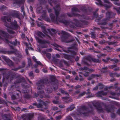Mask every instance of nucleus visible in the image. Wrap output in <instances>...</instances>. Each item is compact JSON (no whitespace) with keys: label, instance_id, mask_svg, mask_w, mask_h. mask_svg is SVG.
<instances>
[{"label":"nucleus","instance_id":"338daca9","mask_svg":"<svg viewBox=\"0 0 120 120\" xmlns=\"http://www.w3.org/2000/svg\"><path fill=\"white\" fill-rule=\"evenodd\" d=\"M52 11V10L50 9H49L48 10V11L49 12H51Z\"/></svg>","mask_w":120,"mask_h":120},{"label":"nucleus","instance_id":"052dcab7","mask_svg":"<svg viewBox=\"0 0 120 120\" xmlns=\"http://www.w3.org/2000/svg\"><path fill=\"white\" fill-rule=\"evenodd\" d=\"M73 10L74 11H78V9L77 8H73Z\"/></svg>","mask_w":120,"mask_h":120},{"label":"nucleus","instance_id":"412c9836","mask_svg":"<svg viewBox=\"0 0 120 120\" xmlns=\"http://www.w3.org/2000/svg\"><path fill=\"white\" fill-rule=\"evenodd\" d=\"M50 15L52 20L54 22V18H55V17L53 15V14H50Z\"/></svg>","mask_w":120,"mask_h":120},{"label":"nucleus","instance_id":"49530a36","mask_svg":"<svg viewBox=\"0 0 120 120\" xmlns=\"http://www.w3.org/2000/svg\"><path fill=\"white\" fill-rule=\"evenodd\" d=\"M62 33L64 35H67V33L64 31H62Z\"/></svg>","mask_w":120,"mask_h":120},{"label":"nucleus","instance_id":"603ef678","mask_svg":"<svg viewBox=\"0 0 120 120\" xmlns=\"http://www.w3.org/2000/svg\"><path fill=\"white\" fill-rule=\"evenodd\" d=\"M81 87V86L79 85H77L75 87V88L76 89H77L80 88Z\"/></svg>","mask_w":120,"mask_h":120},{"label":"nucleus","instance_id":"aec40b11","mask_svg":"<svg viewBox=\"0 0 120 120\" xmlns=\"http://www.w3.org/2000/svg\"><path fill=\"white\" fill-rule=\"evenodd\" d=\"M98 111L99 112H101L103 111V109L101 107H98L97 108Z\"/></svg>","mask_w":120,"mask_h":120},{"label":"nucleus","instance_id":"ea45409f","mask_svg":"<svg viewBox=\"0 0 120 120\" xmlns=\"http://www.w3.org/2000/svg\"><path fill=\"white\" fill-rule=\"evenodd\" d=\"M38 94H39H39H44V92L43 91L41 90V91H40L39 92Z\"/></svg>","mask_w":120,"mask_h":120},{"label":"nucleus","instance_id":"a19ab883","mask_svg":"<svg viewBox=\"0 0 120 120\" xmlns=\"http://www.w3.org/2000/svg\"><path fill=\"white\" fill-rule=\"evenodd\" d=\"M100 94H101L103 95H106L107 94V93L106 92H101Z\"/></svg>","mask_w":120,"mask_h":120},{"label":"nucleus","instance_id":"8fccbe9b","mask_svg":"<svg viewBox=\"0 0 120 120\" xmlns=\"http://www.w3.org/2000/svg\"><path fill=\"white\" fill-rule=\"evenodd\" d=\"M49 90H47V92L48 93H51L52 92V90H51V89H49Z\"/></svg>","mask_w":120,"mask_h":120},{"label":"nucleus","instance_id":"bb28decb","mask_svg":"<svg viewBox=\"0 0 120 120\" xmlns=\"http://www.w3.org/2000/svg\"><path fill=\"white\" fill-rule=\"evenodd\" d=\"M117 91L118 92L116 93V94H117L118 95L120 94V88H118Z\"/></svg>","mask_w":120,"mask_h":120},{"label":"nucleus","instance_id":"f704fd0d","mask_svg":"<svg viewBox=\"0 0 120 120\" xmlns=\"http://www.w3.org/2000/svg\"><path fill=\"white\" fill-rule=\"evenodd\" d=\"M43 12H44V15H42V17L44 19L46 16V15H45L46 12L45 11H43Z\"/></svg>","mask_w":120,"mask_h":120},{"label":"nucleus","instance_id":"cd10ccee","mask_svg":"<svg viewBox=\"0 0 120 120\" xmlns=\"http://www.w3.org/2000/svg\"><path fill=\"white\" fill-rule=\"evenodd\" d=\"M4 19H7V20L8 22H10L11 21V19L9 17L7 18L6 17H4Z\"/></svg>","mask_w":120,"mask_h":120},{"label":"nucleus","instance_id":"e433bc0d","mask_svg":"<svg viewBox=\"0 0 120 120\" xmlns=\"http://www.w3.org/2000/svg\"><path fill=\"white\" fill-rule=\"evenodd\" d=\"M99 43L101 44H103L105 42V41L104 40H101L99 41Z\"/></svg>","mask_w":120,"mask_h":120},{"label":"nucleus","instance_id":"4468645a","mask_svg":"<svg viewBox=\"0 0 120 120\" xmlns=\"http://www.w3.org/2000/svg\"><path fill=\"white\" fill-rule=\"evenodd\" d=\"M5 41L6 42L8 43L9 44V43H10L14 45H15L16 44H19V42H17L16 41V43L15 42L13 43L12 42H9L8 40L7 39H5Z\"/></svg>","mask_w":120,"mask_h":120},{"label":"nucleus","instance_id":"39448f33","mask_svg":"<svg viewBox=\"0 0 120 120\" xmlns=\"http://www.w3.org/2000/svg\"><path fill=\"white\" fill-rule=\"evenodd\" d=\"M36 38L37 41L40 44L44 45L48 44L50 43L48 41L41 40L38 37H36Z\"/></svg>","mask_w":120,"mask_h":120},{"label":"nucleus","instance_id":"ddd939ff","mask_svg":"<svg viewBox=\"0 0 120 120\" xmlns=\"http://www.w3.org/2000/svg\"><path fill=\"white\" fill-rule=\"evenodd\" d=\"M24 1L25 0H18L17 1H15V0L14 3L21 4L23 3Z\"/></svg>","mask_w":120,"mask_h":120},{"label":"nucleus","instance_id":"5fc2aeb1","mask_svg":"<svg viewBox=\"0 0 120 120\" xmlns=\"http://www.w3.org/2000/svg\"><path fill=\"white\" fill-rule=\"evenodd\" d=\"M59 107L60 108H64L65 107V106L64 105H60L59 106Z\"/></svg>","mask_w":120,"mask_h":120},{"label":"nucleus","instance_id":"37998d69","mask_svg":"<svg viewBox=\"0 0 120 120\" xmlns=\"http://www.w3.org/2000/svg\"><path fill=\"white\" fill-rule=\"evenodd\" d=\"M38 120H45V119L44 117H40L38 118Z\"/></svg>","mask_w":120,"mask_h":120},{"label":"nucleus","instance_id":"7c9ffc66","mask_svg":"<svg viewBox=\"0 0 120 120\" xmlns=\"http://www.w3.org/2000/svg\"><path fill=\"white\" fill-rule=\"evenodd\" d=\"M58 47L56 49L60 51L62 49V48L60 47V46H58Z\"/></svg>","mask_w":120,"mask_h":120},{"label":"nucleus","instance_id":"393cba45","mask_svg":"<svg viewBox=\"0 0 120 120\" xmlns=\"http://www.w3.org/2000/svg\"><path fill=\"white\" fill-rule=\"evenodd\" d=\"M9 61V62L8 63V64L10 66H11L13 65V63L12 62V61L10 60L9 59L8 60Z\"/></svg>","mask_w":120,"mask_h":120},{"label":"nucleus","instance_id":"f8f14e48","mask_svg":"<svg viewBox=\"0 0 120 120\" xmlns=\"http://www.w3.org/2000/svg\"><path fill=\"white\" fill-rule=\"evenodd\" d=\"M75 108L74 105H72L71 106L68 108L67 109V110L68 111H71L73 109Z\"/></svg>","mask_w":120,"mask_h":120},{"label":"nucleus","instance_id":"680f3d73","mask_svg":"<svg viewBox=\"0 0 120 120\" xmlns=\"http://www.w3.org/2000/svg\"><path fill=\"white\" fill-rule=\"evenodd\" d=\"M39 71L38 69H36L35 70V71L37 73H38L39 72Z\"/></svg>","mask_w":120,"mask_h":120},{"label":"nucleus","instance_id":"b1692460","mask_svg":"<svg viewBox=\"0 0 120 120\" xmlns=\"http://www.w3.org/2000/svg\"><path fill=\"white\" fill-rule=\"evenodd\" d=\"M105 109L108 112L111 111V110H112V111H113L111 109H109V107H106L105 108Z\"/></svg>","mask_w":120,"mask_h":120},{"label":"nucleus","instance_id":"20e7f679","mask_svg":"<svg viewBox=\"0 0 120 120\" xmlns=\"http://www.w3.org/2000/svg\"><path fill=\"white\" fill-rule=\"evenodd\" d=\"M80 70H86L85 71V73L84 74V76L86 77L89 75V73L90 72L93 71L94 70L92 69H88L86 67H85L83 68H80Z\"/></svg>","mask_w":120,"mask_h":120},{"label":"nucleus","instance_id":"5701e85b","mask_svg":"<svg viewBox=\"0 0 120 120\" xmlns=\"http://www.w3.org/2000/svg\"><path fill=\"white\" fill-rule=\"evenodd\" d=\"M2 118L5 120H11L10 119L8 118L5 115H4L2 116Z\"/></svg>","mask_w":120,"mask_h":120},{"label":"nucleus","instance_id":"c85d7f7f","mask_svg":"<svg viewBox=\"0 0 120 120\" xmlns=\"http://www.w3.org/2000/svg\"><path fill=\"white\" fill-rule=\"evenodd\" d=\"M107 69V67H106L105 68H103L102 70L101 71L102 72H105L106 71Z\"/></svg>","mask_w":120,"mask_h":120},{"label":"nucleus","instance_id":"c03bdc74","mask_svg":"<svg viewBox=\"0 0 120 120\" xmlns=\"http://www.w3.org/2000/svg\"><path fill=\"white\" fill-rule=\"evenodd\" d=\"M110 59V58H107V60H105L104 59H102L103 61L105 62H108V60Z\"/></svg>","mask_w":120,"mask_h":120},{"label":"nucleus","instance_id":"3c124183","mask_svg":"<svg viewBox=\"0 0 120 120\" xmlns=\"http://www.w3.org/2000/svg\"><path fill=\"white\" fill-rule=\"evenodd\" d=\"M29 76L30 77H31V76H33V73L32 72H30L29 74Z\"/></svg>","mask_w":120,"mask_h":120},{"label":"nucleus","instance_id":"423d86ee","mask_svg":"<svg viewBox=\"0 0 120 120\" xmlns=\"http://www.w3.org/2000/svg\"><path fill=\"white\" fill-rule=\"evenodd\" d=\"M55 10V11L56 15L57 16L56 18V21H59V22H62L64 23L65 22L63 21L59 20L58 18L57 17V15H58L59 13V11L60 10V8L59 7H56L54 8Z\"/></svg>","mask_w":120,"mask_h":120},{"label":"nucleus","instance_id":"4be33fe9","mask_svg":"<svg viewBox=\"0 0 120 120\" xmlns=\"http://www.w3.org/2000/svg\"><path fill=\"white\" fill-rule=\"evenodd\" d=\"M98 76V75H93V74L92 75H91V78L89 77L88 79L89 80H90L91 79H92V78L95 77V76Z\"/></svg>","mask_w":120,"mask_h":120},{"label":"nucleus","instance_id":"7ed1b4c3","mask_svg":"<svg viewBox=\"0 0 120 120\" xmlns=\"http://www.w3.org/2000/svg\"><path fill=\"white\" fill-rule=\"evenodd\" d=\"M42 24L41 23H38V26L41 27L42 29V30L43 32H44V34H45V35H47V36H48V35L46 34L47 33H48L50 34H51V31H52L53 32H54L55 31V30L53 29H48L47 30L48 32V33L45 30V27L44 26H42Z\"/></svg>","mask_w":120,"mask_h":120},{"label":"nucleus","instance_id":"6ab92c4d","mask_svg":"<svg viewBox=\"0 0 120 120\" xmlns=\"http://www.w3.org/2000/svg\"><path fill=\"white\" fill-rule=\"evenodd\" d=\"M33 117L32 115H29L28 117H27L26 119L24 120H30Z\"/></svg>","mask_w":120,"mask_h":120},{"label":"nucleus","instance_id":"2eb2a0df","mask_svg":"<svg viewBox=\"0 0 120 120\" xmlns=\"http://www.w3.org/2000/svg\"><path fill=\"white\" fill-rule=\"evenodd\" d=\"M68 52H71L74 55L76 54V52H75L73 51L71 49V48H68Z\"/></svg>","mask_w":120,"mask_h":120},{"label":"nucleus","instance_id":"13d9d810","mask_svg":"<svg viewBox=\"0 0 120 120\" xmlns=\"http://www.w3.org/2000/svg\"><path fill=\"white\" fill-rule=\"evenodd\" d=\"M11 98L12 99L14 100L15 99V97L14 95H13L11 96Z\"/></svg>","mask_w":120,"mask_h":120},{"label":"nucleus","instance_id":"69168bd1","mask_svg":"<svg viewBox=\"0 0 120 120\" xmlns=\"http://www.w3.org/2000/svg\"><path fill=\"white\" fill-rule=\"evenodd\" d=\"M49 3L50 4V3L52 2V0H48Z\"/></svg>","mask_w":120,"mask_h":120},{"label":"nucleus","instance_id":"a211bd4d","mask_svg":"<svg viewBox=\"0 0 120 120\" xmlns=\"http://www.w3.org/2000/svg\"><path fill=\"white\" fill-rule=\"evenodd\" d=\"M33 104L34 105H36L38 108L43 107V106H42L41 104H39L38 105H37L36 103H34Z\"/></svg>","mask_w":120,"mask_h":120},{"label":"nucleus","instance_id":"2f4dec72","mask_svg":"<svg viewBox=\"0 0 120 120\" xmlns=\"http://www.w3.org/2000/svg\"><path fill=\"white\" fill-rule=\"evenodd\" d=\"M28 64L30 66V64H31V60L30 59V58H28Z\"/></svg>","mask_w":120,"mask_h":120},{"label":"nucleus","instance_id":"0e129e2a","mask_svg":"<svg viewBox=\"0 0 120 120\" xmlns=\"http://www.w3.org/2000/svg\"><path fill=\"white\" fill-rule=\"evenodd\" d=\"M30 11H33V8L31 6H30Z\"/></svg>","mask_w":120,"mask_h":120},{"label":"nucleus","instance_id":"864d4df0","mask_svg":"<svg viewBox=\"0 0 120 120\" xmlns=\"http://www.w3.org/2000/svg\"><path fill=\"white\" fill-rule=\"evenodd\" d=\"M58 109V108L56 107H54L53 108V109L54 110H56Z\"/></svg>","mask_w":120,"mask_h":120},{"label":"nucleus","instance_id":"9b49d317","mask_svg":"<svg viewBox=\"0 0 120 120\" xmlns=\"http://www.w3.org/2000/svg\"><path fill=\"white\" fill-rule=\"evenodd\" d=\"M87 91H88L86 93V92H83L80 94L79 95V96L80 97H81L84 95L85 94H88L90 93V92L89 91L90 90L89 89L87 90Z\"/></svg>","mask_w":120,"mask_h":120},{"label":"nucleus","instance_id":"58836bf2","mask_svg":"<svg viewBox=\"0 0 120 120\" xmlns=\"http://www.w3.org/2000/svg\"><path fill=\"white\" fill-rule=\"evenodd\" d=\"M106 15L107 16H108L110 18V16L111 14L109 12H108L106 13Z\"/></svg>","mask_w":120,"mask_h":120},{"label":"nucleus","instance_id":"c9c22d12","mask_svg":"<svg viewBox=\"0 0 120 120\" xmlns=\"http://www.w3.org/2000/svg\"><path fill=\"white\" fill-rule=\"evenodd\" d=\"M6 8V7L4 6H2L0 8V9L1 10H3L4 9H5Z\"/></svg>","mask_w":120,"mask_h":120},{"label":"nucleus","instance_id":"473e14b6","mask_svg":"<svg viewBox=\"0 0 120 120\" xmlns=\"http://www.w3.org/2000/svg\"><path fill=\"white\" fill-rule=\"evenodd\" d=\"M91 37L93 38H94L95 37V35L93 33H91Z\"/></svg>","mask_w":120,"mask_h":120},{"label":"nucleus","instance_id":"09e8293b","mask_svg":"<svg viewBox=\"0 0 120 120\" xmlns=\"http://www.w3.org/2000/svg\"><path fill=\"white\" fill-rule=\"evenodd\" d=\"M119 69V67H116L115 68L114 70L115 71H118Z\"/></svg>","mask_w":120,"mask_h":120},{"label":"nucleus","instance_id":"6e6552de","mask_svg":"<svg viewBox=\"0 0 120 120\" xmlns=\"http://www.w3.org/2000/svg\"><path fill=\"white\" fill-rule=\"evenodd\" d=\"M98 86H99L100 88L101 89L103 88L104 87L103 85L101 83H99L98 86H96L95 87L93 88L94 90H96L98 88Z\"/></svg>","mask_w":120,"mask_h":120},{"label":"nucleus","instance_id":"f257e3e1","mask_svg":"<svg viewBox=\"0 0 120 120\" xmlns=\"http://www.w3.org/2000/svg\"><path fill=\"white\" fill-rule=\"evenodd\" d=\"M5 26L7 27L8 28L7 29L8 31L10 33L13 34L14 32L12 30L10 29H16L18 28L19 26L17 24V22L15 21L14 23H12L11 24L10 26H9V24L6 22L4 23Z\"/></svg>","mask_w":120,"mask_h":120},{"label":"nucleus","instance_id":"c756f323","mask_svg":"<svg viewBox=\"0 0 120 120\" xmlns=\"http://www.w3.org/2000/svg\"><path fill=\"white\" fill-rule=\"evenodd\" d=\"M62 118V116H59L56 117V120H59L61 119Z\"/></svg>","mask_w":120,"mask_h":120},{"label":"nucleus","instance_id":"774afa93","mask_svg":"<svg viewBox=\"0 0 120 120\" xmlns=\"http://www.w3.org/2000/svg\"><path fill=\"white\" fill-rule=\"evenodd\" d=\"M25 35L24 34H22L21 35V37L22 38H23L25 37Z\"/></svg>","mask_w":120,"mask_h":120},{"label":"nucleus","instance_id":"4c0bfd02","mask_svg":"<svg viewBox=\"0 0 120 120\" xmlns=\"http://www.w3.org/2000/svg\"><path fill=\"white\" fill-rule=\"evenodd\" d=\"M110 48L109 47V46H107L106 47V48H103V50H108L110 49Z\"/></svg>","mask_w":120,"mask_h":120},{"label":"nucleus","instance_id":"f03ea898","mask_svg":"<svg viewBox=\"0 0 120 120\" xmlns=\"http://www.w3.org/2000/svg\"><path fill=\"white\" fill-rule=\"evenodd\" d=\"M86 60L88 62H90L91 60H92L94 62L98 63H99L101 62V60L98 59H92V58L90 56L85 57L83 60V62L86 65H88L89 64H88V62H86Z\"/></svg>","mask_w":120,"mask_h":120},{"label":"nucleus","instance_id":"a878e982","mask_svg":"<svg viewBox=\"0 0 120 120\" xmlns=\"http://www.w3.org/2000/svg\"><path fill=\"white\" fill-rule=\"evenodd\" d=\"M61 92L63 94H65L69 96L67 92H65L63 90H61Z\"/></svg>","mask_w":120,"mask_h":120},{"label":"nucleus","instance_id":"79ce46f5","mask_svg":"<svg viewBox=\"0 0 120 120\" xmlns=\"http://www.w3.org/2000/svg\"><path fill=\"white\" fill-rule=\"evenodd\" d=\"M24 9V8L23 6H22L21 8V11L23 12V13L24 15H25V12L23 11V10Z\"/></svg>","mask_w":120,"mask_h":120},{"label":"nucleus","instance_id":"72a5a7b5","mask_svg":"<svg viewBox=\"0 0 120 120\" xmlns=\"http://www.w3.org/2000/svg\"><path fill=\"white\" fill-rule=\"evenodd\" d=\"M47 57L49 59H50L51 57V55L49 53H47L46 54Z\"/></svg>","mask_w":120,"mask_h":120},{"label":"nucleus","instance_id":"f3484780","mask_svg":"<svg viewBox=\"0 0 120 120\" xmlns=\"http://www.w3.org/2000/svg\"><path fill=\"white\" fill-rule=\"evenodd\" d=\"M37 35L39 36L43 37L45 36V35L40 32H38L37 33Z\"/></svg>","mask_w":120,"mask_h":120},{"label":"nucleus","instance_id":"e2e57ef3","mask_svg":"<svg viewBox=\"0 0 120 120\" xmlns=\"http://www.w3.org/2000/svg\"><path fill=\"white\" fill-rule=\"evenodd\" d=\"M43 72L45 73H46L47 72V70L44 69L43 70Z\"/></svg>","mask_w":120,"mask_h":120},{"label":"nucleus","instance_id":"de8ad7c7","mask_svg":"<svg viewBox=\"0 0 120 120\" xmlns=\"http://www.w3.org/2000/svg\"><path fill=\"white\" fill-rule=\"evenodd\" d=\"M114 61L115 63H117L118 62L120 61L117 59H114Z\"/></svg>","mask_w":120,"mask_h":120},{"label":"nucleus","instance_id":"a18cd8bd","mask_svg":"<svg viewBox=\"0 0 120 120\" xmlns=\"http://www.w3.org/2000/svg\"><path fill=\"white\" fill-rule=\"evenodd\" d=\"M66 120H72V119L70 116H68L67 117Z\"/></svg>","mask_w":120,"mask_h":120},{"label":"nucleus","instance_id":"4d7b16f0","mask_svg":"<svg viewBox=\"0 0 120 120\" xmlns=\"http://www.w3.org/2000/svg\"><path fill=\"white\" fill-rule=\"evenodd\" d=\"M116 67V66L115 65H112V66H111L110 67V68H113L115 67Z\"/></svg>","mask_w":120,"mask_h":120},{"label":"nucleus","instance_id":"dca6fc26","mask_svg":"<svg viewBox=\"0 0 120 120\" xmlns=\"http://www.w3.org/2000/svg\"><path fill=\"white\" fill-rule=\"evenodd\" d=\"M32 58L33 60L37 64L39 65L41 64V63L39 61H37L36 58L34 56H33Z\"/></svg>","mask_w":120,"mask_h":120},{"label":"nucleus","instance_id":"6e6d98bb","mask_svg":"<svg viewBox=\"0 0 120 120\" xmlns=\"http://www.w3.org/2000/svg\"><path fill=\"white\" fill-rule=\"evenodd\" d=\"M79 76L80 77V78L79 79V80L80 81H82L83 79L82 77L80 75H79Z\"/></svg>","mask_w":120,"mask_h":120},{"label":"nucleus","instance_id":"0eeeda50","mask_svg":"<svg viewBox=\"0 0 120 120\" xmlns=\"http://www.w3.org/2000/svg\"><path fill=\"white\" fill-rule=\"evenodd\" d=\"M44 81H41V82H39L37 84L38 86L37 88L38 90H40L41 88H42L43 87V83Z\"/></svg>","mask_w":120,"mask_h":120},{"label":"nucleus","instance_id":"9d476101","mask_svg":"<svg viewBox=\"0 0 120 120\" xmlns=\"http://www.w3.org/2000/svg\"><path fill=\"white\" fill-rule=\"evenodd\" d=\"M68 38L67 37H63L62 38V41L67 43L70 42L71 41L68 40Z\"/></svg>","mask_w":120,"mask_h":120},{"label":"nucleus","instance_id":"1a4fd4ad","mask_svg":"<svg viewBox=\"0 0 120 120\" xmlns=\"http://www.w3.org/2000/svg\"><path fill=\"white\" fill-rule=\"evenodd\" d=\"M104 1L105 3H106L108 4H109V5H104L105 7H107V8H109L110 7L112 6V4H110L109 2V0H104Z\"/></svg>","mask_w":120,"mask_h":120},{"label":"nucleus","instance_id":"bf43d9fd","mask_svg":"<svg viewBox=\"0 0 120 120\" xmlns=\"http://www.w3.org/2000/svg\"><path fill=\"white\" fill-rule=\"evenodd\" d=\"M53 103L55 104H57L58 103V101H53Z\"/></svg>","mask_w":120,"mask_h":120}]
</instances>
